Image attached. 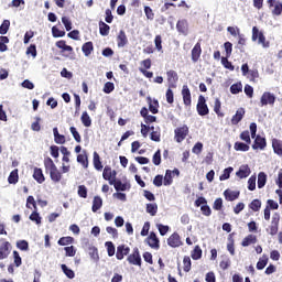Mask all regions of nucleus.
<instances>
[{"instance_id":"de8ad7c7","label":"nucleus","mask_w":282,"mask_h":282,"mask_svg":"<svg viewBox=\"0 0 282 282\" xmlns=\"http://www.w3.org/2000/svg\"><path fill=\"white\" fill-rule=\"evenodd\" d=\"M80 120L84 127H91V117H89V113H87V111H84L82 113Z\"/></svg>"},{"instance_id":"ddd939ff","label":"nucleus","mask_w":282,"mask_h":282,"mask_svg":"<svg viewBox=\"0 0 282 282\" xmlns=\"http://www.w3.org/2000/svg\"><path fill=\"white\" fill-rule=\"evenodd\" d=\"M254 142L252 144V149L254 151H257V149H260L261 151H263V149H265V147H268V142L265 141V138L261 137V135H256L254 137Z\"/></svg>"},{"instance_id":"c756f323","label":"nucleus","mask_w":282,"mask_h":282,"mask_svg":"<svg viewBox=\"0 0 282 282\" xmlns=\"http://www.w3.org/2000/svg\"><path fill=\"white\" fill-rule=\"evenodd\" d=\"M82 52L85 56H91V52H94V42H86L82 46Z\"/></svg>"},{"instance_id":"3c124183","label":"nucleus","mask_w":282,"mask_h":282,"mask_svg":"<svg viewBox=\"0 0 282 282\" xmlns=\"http://www.w3.org/2000/svg\"><path fill=\"white\" fill-rule=\"evenodd\" d=\"M10 43V39L8 36H0V52H8V44Z\"/></svg>"},{"instance_id":"09e8293b","label":"nucleus","mask_w":282,"mask_h":282,"mask_svg":"<svg viewBox=\"0 0 282 282\" xmlns=\"http://www.w3.org/2000/svg\"><path fill=\"white\" fill-rule=\"evenodd\" d=\"M62 272L67 276V279H74L76 276V273H74V270L67 268L66 264L61 265Z\"/></svg>"},{"instance_id":"c03bdc74","label":"nucleus","mask_w":282,"mask_h":282,"mask_svg":"<svg viewBox=\"0 0 282 282\" xmlns=\"http://www.w3.org/2000/svg\"><path fill=\"white\" fill-rule=\"evenodd\" d=\"M247 78L250 80V83H257V78H259V69H250L249 74H247Z\"/></svg>"},{"instance_id":"f03ea898","label":"nucleus","mask_w":282,"mask_h":282,"mask_svg":"<svg viewBox=\"0 0 282 282\" xmlns=\"http://www.w3.org/2000/svg\"><path fill=\"white\" fill-rule=\"evenodd\" d=\"M252 41H258L259 45H262V47L268 48L270 47V41L265 40V35L263 32L259 31V28L253 26L252 28Z\"/></svg>"},{"instance_id":"79ce46f5","label":"nucleus","mask_w":282,"mask_h":282,"mask_svg":"<svg viewBox=\"0 0 282 282\" xmlns=\"http://www.w3.org/2000/svg\"><path fill=\"white\" fill-rule=\"evenodd\" d=\"M214 111L218 116V118H224V112H221V100H219V98L215 99Z\"/></svg>"},{"instance_id":"a878e982","label":"nucleus","mask_w":282,"mask_h":282,"mask_svg":"<svg viewBox=\"0 0 282 282\" xmlns=\"http://www.w3.org/2000/svg\"><path fill=\"white\" fill-rule=\"evenodd\" d=\"M54 142L55 144H65L67 140L64 134L58 133V128L53 129Z\"/></svg>"},{"instance_id":"2f4dec72","label":"nucleus","mask_w":282,"mask_h":282,"mask_svg":"<svg viewBox=\"0 0 282 282\" xmlns=\"http://www.w3.org/2000/svg\"><path fill=\"white\" fill-rule=\"evenodd\" d=\"M102 208V198L100 196H95L93 200V213H98Z\"/></svg>"},{"instance_id":"a18cd8bd","label":"nucleus","mask_w":282,"mask_h":282,"mask_svg":"<svg viewBox=\"0 0 282 282\" xmlns=\"http://www.w3.org/2000/svg\"><path fill=\"white\" fill-rule=\"evenodd\" d=\"M57 243L58 246H69L74 243V237L72 236L62 237L58 239Z\"/></svg>"},{"instance_id":"37998d69","label":"nucleus","mask_w":282,"mask_h":282,"mask_svg":"<svg viewBox=\"0 0 282 282\" xmlns=\"http://www.w3.org/2000/svg\"><path fill=\"white\" fill-rule=\"evenodd\" d=\"M234 149H235V151H242V152H246V151H250V145H249L248 143H243V142L237 141V142L234 144Z\"/></svg>"},{"instance_id":"9d476101","label":"nucleus","mask_w":282,"mask_h":282,"mask_svg":"<svg viewBox=\"0 0 282 282\" xmlns=\"http://www.w3.org/2000/svg\"><path fill=\"white\" fill-rule=\"evenodd\" d=\"M131 252V248L127 247V245H119L117 247L116 258L118 261H122L124 257H129V253Z\"/></svg>"},{"instance_id":"39448f33","label":"nucleus","mask_w":282,"mask_h":282,"mask_svg":"<svg viewBox=\"0 0 282 282\" xmlns=\"http://www.w3.org/2000/svg\"><path fill=\"white\" fill-rule=\"evenodd\" d=\"M188 126L184 124L183 127H178L174 130V140L175 142H184L186 140V137L188 135Z\"/></svg>"},{"instance_id":"7c9ffc66","label":"nucleus","mask_w":282,"mask_h":282,"mask_svg":"<svg viewBox=\"0 0 282 282\" xmlns=\"http://www.w3.org/2000/svg\"><path fill=\"white\" fill-rule=\"evenodd\" d=\"M110 30L111 26H109V24L105 23L104 21H99V34L101 36H109Z\"/></svg>"},{"instance_id":"6e6d98bb","label":"nucleus","mask_w":282,"mask_h":282,"mask_svg":"<svg viewBox=\"0 0 282 282\" xmlns=\"http://www.w3.org/2000/svg\"><path fill=\"white\" fill-rule=\"evenodd\" d=\"M240 140H242V142H246V144H252V140L250 139V131H242L240 133Z\"/></svg>"},{"instance_id":"4be33fe9","label":"nucleus","mask_w":282,"mask_h":282,"mask_svg":"<svg viewBox=\"0 0 282 282\" xmlns=\"http://www.w3.org/2000/svg\"><path fill=\"white\" fill-rule=\"evenodd\" d=\"M239 195H240L239 191L226 189L224 192V196H225V199H227V202H235V199H239Z\"/></svg>"},{"instance_id":"49530a36","label":"nucleus","mask_w":282,"mask_h":282,"mask_svg":"<svg viewBox=\"0 0 282 282\" xmlns=\"http://www.w3.org/2000/svg\"><path fill=\"white\" fill-rule=\"evenodd\" d=\"M163 184L164 186H171L173 184V171L166 170Z\"/></svg>"},{"instance_id":"72a5a7b5","label":"nucleus","mask_w":282,"mask_h":282,"mask_svg":"<svg viewBox=\"0 0 282 282\" xmlns=\"http://www.w3.org/2000/svg\"><path fill=\"white\" fill-rule=\"evenodd\" d=\"M9 184H19V169L11 171L8 177Z\"/></svg>"},{"instance_id":"4c0bfd02","label":"nucleus","mask_w":282,"mask_h":282,"mask_svg":"<svg viewBox=\"0 0 282 282\" xmlns=\"http://www.w3.org/2000/svg\"><path fill=\"white\" fill-rule=\"evenodd\" d=\"M93 164L96 171H100L102 169V162L100 161V155L98 154V152H94Z\"/></svg>"},{"instance_id":"423d86ee","label":"nucleus","mask_w":282,"mask_h":282,"mask_svg":"<svg viewBox=\"0 0 282 282\" xmlns=\"http://www.w3.org/2000/svg\"><path fill=\"white\" fill-rule=\"evenodd\" d=\"M274 102H276V96L270 91H264L260 98V107H274Z\"/></svg>"},{"instance_id":"13d9d810","label":"nucleus","mask_w":282,"mask_h":282,"mask_svg":"<svg viewBox=\"0 0 282 282\" xmlns=\"http://www.w3.org/2000/svg\"><path fill=\"white\" fill-rule=\"evenodd\" d=\"M17 248L22 251L30 250V243L26 240L17 241Z\"/></svg>"},{"instance_id":"4d7b16f0","label":"nucleus","mask_w":282,"mask_h":282,"mask_svg":"<svg viewBox=\"0 0 282 282\" xmlns=\"http://www.w3.org/2000/svg\"><path fill=\"white\" fill-rule=\"evenodd\" d=\"M273 17H281L282 14V2H275L272 10Z\"/></svg>"},{"instance_id":"bf43d9fd","label":"nucleus","mask_w":282,"mask_h":282,"mask_svg":"<svg viewBox=\"0 0 282 282\" xmlns=\"http://www.w3.org/2000/svg\"><path fill=\"white\" fill-rule=\"evenodd\" d=\"M232 167H227L224 170L223 174L219 176L220 182H225V180L230 178V173H232Z\"/></svg>"},{"instance_id":"603ef678","label":"nucleus","mask_w":282,"mask_h":282,"mask_svg":"<svg viewBox=\"0 0 282 282\" xmlns=\"http://www.w3.org/2000/svg\"><path fill=\"white\" fill-rule=\"evenodd\" d=\"M221 65L225 67V69L235 72V66L232 65V62L228 61V56L221 57Z\"/></svg>"},{"instance_id":"e2e57ef3","label":"nucleus","mask_w":282,"mask_h":282,"mask_svg":"<svg viewBox=\"0 0 282 282\" xmlns=\"http://www.w3.org/2000/svg\"><path fill=\"white\" fill-rule=\"evenodd\" d=\"M8 30H10V20H4L0 25V34H8Z\"/></svg>"},{"instance_id":"7ed1b4c3","label":"nucleus","mask_w":282,"mask_h":282,"mask_svg":"<svg viewBox=\"0 0 282 282\" xmlns=\"http://www.w3.org/2000/svg\"><path fill=\"white\" fill-rule=\"evenodd\" d=\"M196 111L198 116H208L210 113V109H208V104H206V97H204V95H199L198 97Z\"/></svg>"},{"instance_id":"c85d7f7f","label":"nucleus","mask_w":282,"mask_h":282,"mask_svg":"<svg viewBox=\"0 0 282 282\" xmlns=\"http://www.w3.org/2000/svg\"><path fill=\"white\" fill-rule=\"evenodd\" d=\"M235 232L229 234L228 236V243H227V250L231 254V257H235Z\"/></svg>"},{"instance_id":"5fc2aeb1","label":"nucleus","mask_w":282,"mask_h":282,"mask_svg":"<svg viewBox=\"0 0 282 282\" xmlns=\"http://www.w3.org/2000/svg\"><path fill=\"white\" fill-rule=\"evenodd\" d=\"M105 247L107 248L108 257H113V254H116V246H113V242L107 241Z\"/></svg>"},{"instance_id":"20e7f679","label":"nucleus","mask_w":282,"mask_h":282,"mask_svg":"<svg viewBox=\"0 0 282 282\" xmlns=\"http://www.w3.org/2000/svg\"><path fill=\"white\" fill-rule=\"evenodd\" d=\"M127 261L130 265L142 268V257L140 256V249H138V247H135L132 250V253L127 257Z\"/></svg>"},{"instance_id":"ea45409f","label":"nucleus","mask_w":282,"mask_h":282,"mask_svg":"<svg viewBox=\"0 0 282 282\" xmlns=\"http://www.w3.org/2000/svg\"><path fill=\"white\" fill-rule=\"evenodd\" d=\"M267 182H268V175L265 174V172H260L258 174V188H263Z\"/></svg>"},{"instance_id":"f8f14e48","label":"nucleus","mask_w":282,"mask_h":282,"mask_svg":"<svg viewBox=\"0 0 282 282\" xmlns=\"http://www.w3.org/2000/svg\"><path fill=\"white\" fill-rule=\"evenodd\" d=\"M182 96H183V104L185 105V107H191V105H193V99L191 97V89L188 88V85L183 86Z\"/></svg>"},{"instance_id":"f3484780","label":"nucleus","mask_w":282,"mask_h":282,"mask_svg":"<svg viewBox=\"0 0 282 282\" xmlns=\"http://www.w3.org/2000/svg\"><path fill=\"white\" fill-rule=\"evenodd\" d=\"M202 57V43L197 42L192 48V61L193 63H197Z\"/></svg>"},{"instance_id":"f257e3e1","label":"nucleus","mask_w":282,"mask_h":282,"mask_svg":"<svg viewBox=\"0 0 282 282\" xmlns=\"http://www.w3.org/2000/svg\"><path fill=\"white\" fill-rule=\"evenodd\" d=\"M44 167L46 171H48L50 177L55 184H58V182L63 180V173L58 171V167L56 166L52 158L47 156L44 159Z\"/></svg>"},{"instance_id":"a211bd4d","label":"nucleus","mask_w":282,"mask_h":282,"mask_svg":"<svg viewBox=\"0 0 282 282\" xmlns=\"http://www.w3.org/2000/svg\"><path fill=\"white\" fill-rule=\"evenodd\" d=\"M10 248L11 245L8 241H4L1 246H0V259H8V257H10Z\"/></svg>"},{"instance_id":"393cba45","label":"nucleus","mask_w":282,"mask_h":282,"mask_svg":"<svg viewBox=\"0 0 282 282\" xmlns=\"http://www.w3.org/2000/svg\"><path fill=\"white\" fill-rule=\"evenodd\" d=\"M250 166L248 165H242L240 166L239 171L236 173L237 177H239L240 180H245V177L250 176Z\"/></svg>"},{"instance_id":"338daca9","label":"nucleus","mask_w":282,"mask_h":282,"mask_svg":"<svg viewBox=\"0 0 282 282\" xmlns=\"http://www.w3.org/2000/svg\"><path fill=\"white\" fill-rule=\"evenodd\" d=\"M64 250H65L66 257H76V247L74 246L65 247Z\"/></svg>"},{"instance_id":"8fccbe9b","label":"nucleus","mask_w":282,"mask_h":282,"mask_svg":"<svg viewBox=\"0 0 282 282\" xmlns=\"http://www.w3.org/2000/svg\"><path fill=\"white\" fill-rule=\"evenodd\" d=\"M249 208L251 210H253V213H259V210H261V202L259 199H253L250 204H249Z\"/></svg>"},{"instance_id":"473e14b6","label":"nucleus","mask_w":282,"mask_h":282,"mask_svg":"<svg viewBox=\"0 0 282 282\" xmlns=\"http://www.w3.org/2000/svg\"><path fill=\"white\" fill-rule=\"evenodd\" d=\"M88 254L93 261L98 262L100 261V256L98 254V248L91 246L88 248Z\"/></svg>"},{"instance_id":"dca6fc26","label":"nucleus","mask_w":282,"mask_h":282,"mask_svg":"<svg viewBox=\"0 0 282 282\" xmlns=\"http://www.w3.org/2000/svg\"><path fill=\"white\" fill-rule=\"evenodd\" d=\"M176 30L180 32V34H183L184 36L188 35V21L187 20H178L176 23Z\"/></svg>"},{"instance_id":"1a4fd4ad","label":"nucleus","mask_w":282,"mask_h":282,"mask_svg":"<svg viewBox=\"0 0 282 282\" xmlns=\"http://www.w3.org/2000/svg\"><path fill=\"white\" fill-rule=\"evenodd\" d=\"M116 175H118V172H116L115 170H111V166L106 165L104 167L102 177L104 180L109 182V184H111V182L116 180Z\"/></svg>"},{"instance_id":"c9c22d12","label":"nucleus","mask_w":282,"mask_h":282,"mask_svg":"<svg viewBox=\"0 0 282 282\" xmlns=\"http://www.w3.org/2000/svg\"><path fill=\"white\" fill-rule=\"evenodd\" d=\"M147 213L151 215V217H155L158 215V204L156 203H149L145 207Z\"/></svg>"},{"instance_id":"2eb2a0df","label":"nucleus","mask_w":282,"mask_h":282,"mask_svg":"<svg viewBox=\"0 0 282 282\" xmlns=\"http://www.w3.org/2000/svg\"><path fill=\"white\" fill-rule=\"evenodd\" d=\"M273 153L278 155L279 158H282V140L273 138L271 140Z\"/></svg>"},{"instance_id":"052dcab7","label":"nucleus","mask_w":282,"mask_h":282,"mask_svg":"<svg viewBox=\"0 0 282 282\" xmlns=\"http://www.w3.org/2000/svg\"><path fill=\"white\" fill-rule=\"evenodd\" d=\"M69 131L75 141H77L78 143L83 142V138L80 137V133H78V130H76V127H70Z\"/></svg>"},{"instance_id":"69168bd1","label":"nucleus","mask_w":282,"mask_h":282,"mask_svg":"<svg viewBox=\"0 0 282 282\" xmlns=\"http://www.w3.org/2000/svg\"><path fill=\"white\" fill-rule=\"evenodd\" d=\"M52 34H53L54 39H61V37L65 36V31H61L58 28L53 26Z\"/></svg>"},{"instance_id":"aec40b11","label":"nucleus","mask_w":282,"mask_h":282,"mask_svg":"<svg viewBox=\"0 0 282 282\" xmlns=\"http://www.w3.org/2000/svg\"><path fill=\"white\" fill-rule=\"evenodd\" d=\"M33 180H35L37 184H43V182H45V175L43 174V170L41 167H34Z\"/></svg>"},{"instance_id":"864d4df0","label":"nucleus","mask_w":282,"mask_h":282,"mask_svg":"<svg viewBox=\"0 0 282 282\" xmlns=\"http://www.w3.org/2000/svg\"><path fill=\"white\" fill-rule=\"evenodd\" d=\"M191 257L194 261L199 260V258L202 257V248L199 247V245L195 246Z\"/></svg>"},{"instance_id":"0eeeda50","label":"nucleus","mask_w":282,"mask_h":282,"mask_svg":"<svg viewBox=\"0 0 282 282\" xmlns=\"http://www.w3.org/2000/svg\"><path fill=\"white\" fill-rule=\"evenodd\" d=\"M281 221V215L279 213H274L271 220V226L269 227V235L274 237L279 232V223Z\"/></svg>"},{"instance_id":"680f3d73","label":"nucleus","mask_w":282,"mask_h":282,"mask_svg":"<svg viewBox=\"0 0 282 282\" xmlns=\"http://www.w3.org/2000/svg\"><path fill=\"white\" fill-rule=\"evenodd\" d=\"M191 265H192L191 257H188V256L184 257V259H183L184 272H191Z\"/></svg>"},{"instance_id":"f704fd0d","label":"nucleus","mask_w":282,"mask_h":282,"mask_svg":"<svg viewBox=\"0 0 282 282\" xmlns=\"http://www.w3.org/2000/svg\"><path fill=\"white\" fill-rule=\"evenodd\" d=\"M256 242H257V236L248 235L246 238H243L241 246L243 248H248V246H251V243H256Z\"/></svg>"},{"instance_id":"cd10ccee","label":"nucleus","mask_w":282,"mask_h":282,"mask_svg":"<svg viewBox=\"0 0 282 282\" xmlns=\"http://www.w3.org/2000/svg\"><path fill=\"white\" fill-rule=\"evenodd\" d=\"M148 104L151 113H158V109H160V101H158V99H151V97H148Z\"/></svg>"},{"instance_id":"e433bc0d","label":"nucleus","mask_w":282,"mask_h":282,"mask_svg":"<svg viewBox=\"0 0 282 282\" xmlns=\"http://www.w3.org/2000/svg\"><path fill=\"white\" fill-rule=\"evenodd\" d=\"M29 219L36 224V226H41L43 218L41 217V214H39V212L34 209V212L30 215Z\"/></svg>"},{"instance_id":"5701e85b","label":"nucleus","mask_w":282,"mask_h":282,"mask_svg":"<svg viewBox=\"0 0 282 282\" xmlns=\"http://www.w3.org/2000/svg\"><path fill=\"white\" fill-rule=\"evenodd\" d=\"M110 186H113L116 191L122 192L131 188V186L127 185V183H122V181H117L116 178L113 181H110Z\"/></svg>"},{"instance_id":"412c9836","label":"nucleus","mask_w":282,"mask_h":282,"mask_svg":"<svg viewBox=\"0 0 282 282\" xmlns=\"http://www.w3.org/2000/svg\"><path fill=\"white\" fill-rule=\"evenodd\" d=\"M129 43V39H127V33L124 30H120L117 36V45L118 47H124Z\"/></svg>"},{"instance_id":"9b49d317","label":"nucleus","mask_w":282,"mask_h":282,"mask_svg":"<svg viewBox=\"0 0 282 282\" xmlns=\"http://www.w3.org/2000/svg\"><path fill=\"white\" fill-rule=\"evenodd\" d=\"M182 238L180 237V234L174 232L172 234L169 238H167V246H170V248H180V246H182Z\"/></svg>"},{"instance_id":"774afa93","label":"nucleus","mask_w":282,"mask_h":282,"mask_svg":"<svg viewBox=\"0 0 282 282\" xmlns=\"http://www.w3.org/2000/svg\"><path fill=\"white\" fill-rule=\"evenodd\" d=\"M113 89H116V85H113V83H111V82H107L104 85V94H111V91H113Z\"/></svg>"},{"instance_id":"58836bf2","label":"nucleus","mask_w":282,"mask_h":282,"mask_svg":"<svg viewBox=\"0 0 282 282\" xmlns=\"http://www.w3.org/2000/svg\"><path fill=\"white\" fill-rule=\"evenodd\" d=\"M268 261H270V259L268 258L267 254H263L257 262V265H256L257 270H263L265 265H268Z\"/></svg>"},{"instance_id":"0e129e2a","label":"nucleus","mask_w":282,"mask_h":282,"mask_svg":"<svg viewBox=\"0 0 282 282\" xmlns=\"http://www.w3.org/2000/svg\"><path fill=\"white\" fill-rule=\"evenodd\" d=\"M36 44H31L26 48V56H32L33 58H36Z\"/></svg>"},{"instance_id":"b1692460","label":"nucleus","mask_w":282,"mask_h":282,"mask_svg":"<svg viewBox=\"0 0 282 282\" xmlns=\"http://www.w3.org/2000/svg\"><path fill=\"white\" fill-rule=\"evenodd\" d=\"M55 45L56 47H58V50H62V54L63 52H69V54L74 52V47H72L70 45H67V42H65V40L57 41Z\"/></svg>"},{"instance_id":"6ab92c4d","label":"nucleus","mask_w":282,"mask_h":282,"mask_svg":"<svg viewBox=\"0 0 282 282\" xmlns=\"http://www.w3.org/2000/svg\"><path fill=\"white\" fill-rule=\"evenodd\" d=\"M243 116H246V109L239 108L231 118V124L237 126L241 120H243Z\"/></svg>"},{"instance_id":"bb28decb","label":"nucleus","mask_w":282,"mask_h":282,"mask_svg":"<svg viewBox=\"0 0 282 282\" xmlns=\"http://www.w3.org/2000/svg\"><path fill=\"white\" fill-rule=\"evenodd\" d=\"M84 154H78L77 155V162L78 164H82V166H84V169H88L89 167V159L87 156V151H83Z\"/></svg>"},{"instance_id":"6e6552de","label":"nucleus","mask_w":282,"mask_h":282,"mask_svg":"<svg viewBox=\"0 0 282 282\" xmlns=\"http://www.w3.org/2000/svg\"><path fill=\"white\" fill-rule=\"evenodd\" d=\"M167 84L170 89H175L177 87V80H180V76H177V72L171 69L166 72Z\"/></svg>"},{"instance_id":"4468645a","label":"nucleus","mask_w":282,"mask_h":282,"mask_svg":"<svg viewBox=\"0 0 282 282\" xmlns=\"http://www.w3.org/2000/svg\"><path fill=\"white\" fill-rule=\"evenodd\" d=\"M147 242L148 246H150V248H154V250H159L160 249V239H158V236L155 235V232L151 231L149 237L147 238Z\"/></svg>"},{"instance_id":"a19ab883","label":"nucleus","mask_w":282,"mask_h":282,"mask_svg":"<svg viewBox=\"0 0 282 282\" xmlns=\"http://www.w3.org/2000/svg\"><path fill=\"white\" fill-rule=\"evenodd\" d=\"M241 91H243V84H241V82H238L230 86V94L237 95L241 94Z\"/></svg>"}]
</instances>
